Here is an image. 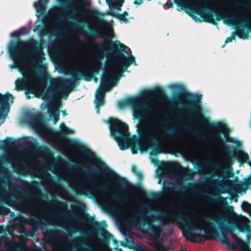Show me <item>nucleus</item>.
I'll return each mask as SVG.
<instances>
[{
	"label": "nucleus",
	"instance_id": "obj_56",
	"mask_svg": "<svg viewBox=\"0 0 251 251\" xmlns=\"http://www.w3.org/2000/svg\"><path fill=\"white\" fill-rule=\"evenodd\" d=\"M100 48H99L98 49V52H100Z\"/></svg>",
	"mask_w": 251,
	"mask_h": 251
},
{
	"label": "nucleus",
	"instance_id": "obj_38",
	"mask_svg": "<svg viewBox=\"0 0 251 251\" xmlns=\"http://www.w3.org/2000/svg\"><path fill=\"white\" fill-rule=\"evenodd\" d=\"M242 209L248 213L251 217V204L247 201H244L241 205Z\"/></svg>",
	"mask_w": 251,
	"mask_h": 251
},
{
	"label": "nucleus",
	"instance_id": "obj_51",
	"mask_svg": "<svg viewBox=\"0 0 251 251\" xmlns=\"http://www.w3.org/2000/svg\"><path fill=\"white\" fill-rule=\"evenodd\" d=\"M40 28V26L39 25H36L35 28V30H38L39 29V28Z\"/></svg>",
	"mask_w": 251,
	"mask_h": 251
},
{
	"label": "nucleus",
	"instance_id": "obj_3",
	"mask_svg": "<svg viewBox=\"0 0 251 251\" xmlns=\"http://www.w3.org/2000/svg\"><path fill=\"white\" fill-rule=\"evenodd\" d=\"M118 104L121 108L129 106L132 109L133 119L149 120L141 134L148 147H165L174 143H185L187 136L185 133L173 131L172 136L168 125L151 119L156 114L157 110L153 100H146L141 97L136 96L127 98L119 102Z\"/></svg>",
	"mask_w": 251,
	"mask_h": 251
},
{
	"label": "nucleus",
	"instance_id": "obj_1",
	"mask_svg": "<svg viewBox=\"0 0 251 251\" xmlns=\"http://www.w3.org/2000/svg\"><path fill=\"white\" fill-rule=\"evenodd\" d=\"M158 208L165 214L163 224L178 222L183 235L187 239L194 241L201 236L202 230L205 234L212 232L214 224L207 220V218L218 223L223 233L229 232L234 226L240 232H247V237L250 238L251 227L248 224L249 220L246 216L237 215L233 209L220 212L211 209H202L201 211L193 209L184 214L181 206L175 201L159 202Z\"/></svg>",
	"mask_w": 251,
	"mask_h": 251
},
{
	"label": "nucleus",
	"instance_id": "obj_26",
	"mask_svg": "<svg viewBox=\"0 0 251 251\" xmlns=\"http://www.w3.org/2000/svg\"><path fill=\"white\" fill-rule=\"evenodd\" d=\"M231 237L234 240L237 245L240 248V251H251L248 248V245L244 241L238 238L234 233H232Z\"/></svg>",
	"mask_w": 251,
	"mask_h": 251
},
{
	"label": "nucleus",
	"instance_id": "obj_17",
	"mask_svg": "<svg viewBox=\"0 0 251 251\" xmlns=\"http://www.w3.org/2000/svg\"><path fill=\"white\" fill-rule=\"evenodd\" d=\"M71 161L73 162L88 167V164L92 163L94 161V154L90 151L87 149H82L79 153L71 158Z\"/></svg>",
	"mask_w": 251,
	"mask_h": 251
},
{
	"label": "nucleus",
	"instance_id": "obj_21",
	"mask_svg": "<svg viewBox=\"0 0 251 251\" xmlns=\"http://www.w3.org/2000/svg\"><path fill=\"white\" fill-rule=\"evenodd\" d=\"M61 105V100H58L56 101L55 105L50 107L48 108V112L50 115V118H53L54 124H56L59 121L60 111L59 108Z\"/></svg>",
	"mask_w": 251,
	"mask_h": 251
},
{
	"label": "nucleus",
	"instance_id": "obj_54",
	"mask_svg": "<svg viewBox=\"0 0 251 251\" xmlns=\"http://www.w3.org/2000/svg\"><path fill=\"white\" fill-rule=\"evenodd\" d=\"M248 163L249 164V165L250 166H251V161H248Z\"/></svg>",
	"mask_w": 251,
	"mask_h": 251
},
{
	"label": "nucleus",
	"instance_id": "obj_47",
	"mask_svg": "<svg viewBox=\"0 0 251 251\" xmlns=\"http://www.w3.org/2000/svg\"><path fill=\"white\" fill-rule=\"evenodd\" d=\"M143 0H135L134 3L136 4L140 5L142 2Z\"/></svg>",
	"mask_w": 251,
	"mask_h": 251
},
{
	"label": "nucleus",
	"instance_id": "obj_14",
	"mask_svg": "<svg viewBox=\"0 0 251 251\" xmlns=\"http://www.w3.org/2000/svg\"><path fill=\"white\" fill-rule=\"evenodd\" d=\"M47 241L55 251H68L70 245L66 238L61 237L56 230H51L45 235Z\"/></svg>",
	"mask_w": 251,
	"mask_h": 251
},
{
	"label": "nucleus",
	"instance_id": "obj_9",
	"mask_svg": "<svg viewBox=\"0 0 251 251\" xmlns=\"http://www.w3.org/2000/svg\"><path fill=\"white\" fill-rule=\"evenodd\" d=\"M131 64L136 65L134 56L130 54L128 58L126 59L125 55H123L109 60L104 72L116 81L118 77H121L125 69L126 70Z\"/></svg>",
	"mask_w": 251,
	"mask_h": 251
},
{
	"label": "nucleus",
	"instance_id": "obj_30",
	"mask_svg": "<svg viewBox=\"0 0 251 251\" xmlns=\"http://www.w3.org/2000/svg\"><path fill=\"white\" fill-rule=\"evenodd\" d=\"M234 156L240 162H246L249 159L248 155L241 151H236L234 153Z\"/></svg>",
	"mask_w": 251,
	"mask_h": 251
},
{
	"label": "nucleus",
	"instance_id": "obj_23",
	"mask_svg": "<svg viewBox=\"0 0 251 251\" xmlns=\"http://www.w3.org/2000/svg\"><path fill=\"white\" fill-rule=\"evenodd\" d=\"M12 238V240L5 244L6 251H22L23 248L21 244L16 241L15 237Z\"/></svg>",
	"mask_w": 251,
	"mask_h": 251
},
{
	"label": "nucleus",
	"instance_id": "obj_48",
	"mask_svg": "<svg viewBox=\"0 0 251 251\" xmlns=\"http://www.w3.org/2000/svg\"><path fill=\"white\" fill-rule=\"evenodd\" d=\"M172 125L174 126H177L178 125V123L176 120H174L172 123Z\"/></svg>",
	"mask_w": 251,
	"mask_h": 251
},
{
	"label": "nucleus",
	"instance_id": "obj_43",
	"mask_svg": "<svg viewBox=\"0 0 251 251\" xmlns=\"http://www.w3.org/2000/svg\"><path fill=\"white\" fill-rule=\"evenodd\" d=\"M132 170L133 173H134L136 175L140 177L141 176V173L139 172H137V168L136 166L133 165L132 167Z\"/></svg>",
	"mask_w": 251,
	"mask_h": 251
},
{
	"label": "nucleus",
	"instance_id": "obj_19",
	"mask_svg": "<svg viewBox=\"0 0 251 251\" xmlns=\"http://www.w3.org/2000/svg\"><path fill=\"white\" fill-rule=\"evenodd\" d=\"M89 11L84 7L77 6L72 11V18L78 22H82L87 18Z\"/></svg>",
	"mask_w": 251,
	"mask_h": 251
},
{
	"label": "nucleus",
	"instance_id": "obj_16",
	"mask_svg": "<svg viewBox=\"0 0 251 251\" xmlns=\"http://www.w3.org/2000/svg\"><path fill=\"white\" fill-rule=\"evenodd\" d=\"M212 128L214 132L210 134L209 141H208V139L206 137L203 138V140L208 141L210 144L214 146H218L222 139L220 133H223L226 136L229 131L228 128L225 123L220 122L214 124L212 126Z\"/></svg>",
	"mask_w": 251,
	"mask_h": 251
},
{
	"label": "nucleus",
	"instance_id": "obj_18",
	"mask_svg": "<svg viewBox=\"0 0 251 251\" xmlns=\"http://www.w3.org/2000/svg\"><path fill=\"white\" fill-rule=\"evenodd\" d=\"M38 159L33 156L31 152H26L17 158V165L20 169L25 165L26 167H36Z\"/></svg>",
	"mask_w": 251,
	"mask_h": 251
},
{
	"label": "nucleus",
	"instance_id": "obj_58",
	"mask_svg": "<svg viewBox=\"0 0 251 251\" xmlns=\"http://www.w3.org/2000/svg\"><path fill=\"white\" fill-rule=\"evenodd\" d=\"M182 104H186V102H185V101H183V102H182Z\"/></svg>",
	"mask_w": 251,
	"mask_h": 251
},
{
	"label": "nucleus",
	"instance_id": "obj_35",
	"mask_svg": "<svg viewBox=\"0 0 251 251\" xmlns=\"http://www.w3.org/2000/svg\"><path fill=\"white\" fill-rule=\"evenodd\" d=\"M59 11L56 8H52L49 10V15L51 21H54L57 20Z\"/></svg>",
	"mask_w": 251,
	"mask_h": 251
},
{
	"label": "nucleus",
	"instance_id": "obj_37",
	"mask_svg": "<svg viewBox=\"0 0 251 251\" xmlns=\"http://www.w3.org/2000/svg\"><path fill=\"white\" fill-rule=\"evenodd\" d=\"M60 132L63 134H68L74 132V130L66 126L64 123H62L60 126Z\"/></svg>",
	"mask_w": 251,
	"mask_h": 251
},
{
	"label": "nucleus",
	"instance_id": "obj_2",
	"mask_svg": "<svg viewBox=\"0 0 251 251\" xmlns=\"http://www.w3.org/2000/svg\"><path fill=\"white\" fill-rule=\"evenodd\" d=\"M37 45L38 42L32 39L27 42H10L8 52L15 64L9 65V67L11 69L18 68L23 75V79H18L15 82L16 90L25 89L41 96L45 86L42 83L39 70L44 54L40 49L33 50Z\"/></svg>",
	"mask_w": 251,
	"mask_h": 251
},
{
	"label": "nucleus",
	"instance_id": "obj_10",
	"mask_svg": "<svg viewBox=\"0 0 251 251\" xmlns=\"http://www.w3.org/2000/svg\"><path fill=\"white\" fill-rule=\"evenodd\" d=\"M148 208L138 202H126L123 203V212L126 220L132 222L143 220L149 222V218L146 216Z\"/></svg>",
	"mask_w": 251,
	"mask_h": 251
},
{
	"label": "nucleus",
	"instance_id": "obj_8",
	"mask_svg": "<svg viewBox=\"0 0 251 251\" xmlns=\"http://www.w3.org/2000/svg\"><path fill=\"white\" fill-rule=\"evenodd\" d=\"M109 123L111 135L117 142L120 149L121 150L127 149L129 144L127 125L115 118H111Z\"/></svg>",
	"mask_w": 251,
	"mask_h": 251
},
{
	"label": "nucleus",
	"instance_id": "obj_15",
	"mask_svg": "<svg viewBox=\"0 0 251 251\" xmlns=\"http://www.w3.org/2000/svg\"><path fill=\"white\" fill-rule=\"evenodd\" d=\"M148 232L152 238L151 244L157 251H169L172 248L171 243L166 245L165 241L160 237L162 233L160 227L151 226L149 227Z\"/></svg>",
	"mask_w": 251,
	"mask_h": 251
},
{
	"label": "nucleus",
	"instance_id": "obj_39",
	"mask_svg": "<svg viewBox=\"0 0 251 251\" xmlns=\"http://www.w3.org/2000/svg\"><path fill=\"white\" fill-rule=\"evenodd\" d=\"M71 207L73 213L75 216H77L78 213L81 210V206L78 204H72Z\"/></svg>",
	"mask_w": 251,
	"mask_h": 251
},
{
	"label": "nucleus",
	"instance_id": "obj_61",
	"mask_svg": "<svg viewBox=\"0 0 251 251\" xmlns=\"http://www.w3.org/2000/svg\"><path fill=\"white\" fill-rule=\"evenodd\" d=\"M158 183H161V180H159Z\"/></svg>",
	"mask_w": 251,
	"mask_h": 251
},
{
	"label": "nucleus",
	"instance_id": "obj_50",
	"mask_svg": "<svg viewBox=\"0 0 251 251\" xmlns=\"http://www.w3.org/2000/svg\"><path fill=\"white\" fill-rule=\"evenodd\" d=\"M192 17H193V19H194L196 21H200V19H199L198 18H197V17H196V16H193Z\"/></svg>",
	"mask_w": 251,
	"mask_h": 251
},
{
	"label": "nucleus",
	"instance_id": "obj_55",
	"mask_svg": "<svg viewBox=\"0 0 251 251\" xmlns=\"http://www.w3.org/2000/svg\"><path fill=\"white\" fill-rule=\"evenodd\" d=\"M63 162L64 164H68V162L64 160Z\"/></svg>",
	"mask_w": 251,
	"mask_h": 251
},
{
	"label": "nucleus",
	"instance_id": "obj_32",
	"mask_svg": "<svg viewBox=\"0 0 251 251\" xmlns=\"http://www.w3.org/2000/svg\"><path fill=\"white\" fill-rule=\"evenodd\" d=\"M61 142L63 150L66 155L70 156L71 154V149L69 145V141L67 139H61Z\"/></svg>",
	"mask_w": 251,
	"mask_h": 251
},
{
	"label": "nucleus",
	"instance_id": "obj_29",
	"mask_svg": "<svg viewBox=\"0 0 251 251\" xmlns=\"http://www.w3.org/2000/svg\"><path fill=\"white\" fill-rule=\"evenodd\" d=\"M174 167V163H163L160 166V169L164 172H172Z\"/></svg>",
	"mask_w": 251,
	"mask_h": 251
},
{
	"label": "nucleus",
	"instance_id": "obj_24",
	"mask_svg": "<svg viewBox=\"0 0 251 251\" xmlns=\"http://www.w3.org/2000/svg\"><path fill=\"white\" fill-rule=\"evenodd\" d=\"M113 21H110L104 20L103 19H98L97 24L101 30L107 33H110L111 30V26Z\"/></svg>",
	"mask_w": 251,
	"mask_h": 251
},
{
	"label": "nucleus",
	"instance_id": "obj_49",
	"mask_svg": "<svg viewBox=\"0 0 251 251\" xmlns=\"http://www.w3.org/2000/svg\"><path fill=\"white\" fill-rule=\"evenodd\" d=\"M197 100H201V95H196L194 96Z\"/></svg>",
	"mask_w": 251,
	"mask_h": 251
},
{
	"label": "nucleus",
	"instance_id": "obj_44",
	"mask_svg": "<svg viewBox=\"0 0 251 251\" xmlns=\"http://www.w3.org/2000/svg\"><path fill=\"white\" fill-rule=\"evenodd\" d=\"M145 202L146 203H147L148 205H149V206L150 207V209H154L153 205H152L153 204V202L152 201H149L148 199H146L145 200Z\"/></svg>",
	"mask_w": 251,
	"mask_h": 251
},
{
	"label": "nucleus",
	"instance_id": "obj_53",
	"mask_svg": "<svg viewBox=\"0 0 251 251\" xmlns=\"http://www.w3.org/2000/svg\"><path fill=\"white\" fill-rule=\"evenodd\" d=\"M62 114H63L64 116H65L67 115V113H66L65 111H62Z\"/></svg>",
	"mask_w": 251,
	"mask_h": 251
},
{
	"label": "nucleus",
	"instance_id": "obj_63",
	"mask_svg": "<svg viewBox=\"0 0 251 251\" xmlns=\"http://www.w3.org/2000/svg\"><path fill=\"white\" fill-rule=\"evenodd\" d=\"M29 251H32L31 249H28Z\"/></svg>",
	"mask_w": 251,
	"mask_h": 251
},
{
	"label": "nucleus",
	"instance_id": "obj_6",
	"mask_svg": "<svg viewBox=\"0 0 251 251\" xmlns=\"http://www.w3.org/2000/svg\"><path fill=\"white\" fill-rule=\"evenodd\" d=\"M31 214L46 224L53 226H64L66 223L63 217L50 204L40 200L33 202Z\"/></svg>",
	"mask_w": 251,
	"mask_h": 251
},
{
	"label": "nucleus",
	"instance_id": "obj_28",
	"mask_svg": "<svg viewBox=\"0 0 251 251\" xmlns=\"http://www.w3.org/2000/svg\"><path fill=\"white\" fill-rule=\"evenodd\" d=\"M58 195L62 199L70 201H73L71 194L64 188H60L58 190Z\"/></svg>",
	"mask_w": 251,
	"mask_h": 251
},
{
	"label": "nucleus",
	"instance_id": "obj_27",
	"mask_svg": "<svg viewBox=\"0 0 251 251\" xmlns=\"http://www.w3.org/2000/svg\"><path fill=\"white\" fill-rule=\"evenodd\" d=\"M236 34H237L240 38L245 39H248L249 37L248 33L245 32L242 30L238 29L236 31V33H232L229 37L226 39L225 44L231 42L233 40L235 39Z\"/></svg>",
	"mask_w": 251,
	"mask_h": 251
},
{
	"label": "nucleus",
	"instance_id": "obj_7",
	"mask_svg": "<svg viewBox=\"0 0 251 251\" xmlns=\"http://www.w3.org/2000/svg\"><path fill=\"white\" fill-rule=\"evenodd\" d=\"M76 78L65 79L60 77L52 78L50 80V85L43 96V99L48 100L53 96L60 99L65 95L66 99L68 95L72 91Z\"/></svg>",
	"mask_w": 251,
	"mask_h": 251
},
{
	"label": "nucleus",
	"instance_id": "obj_52",
	"mask_svg": "<svg viewBox=\"0 0 251 251\" xmlns=\"http://www.w3.org/2000/svg\"><path fill=\"white\" fill-rule=\"evenodd\" d=\"M237 146H239L240 145V142L239 141H236L235 142Z\"/></svg>",
	"mask_w": 251,
	"mask_h": 251
},
{
	"label": "nucleus",
	"instance_id": "obj_42",
	"mask_svg": "<svg viewBox=\"0 0 251 251\" xmlns=\"http://www.w3.org/2000/svg\"><path fill=\"white\" fill-rule=\"evenodd\" d=\"M169 87L172 90L176 91L179 89L181 87V85L177 84H173L169 85Z\"/></svg>",
	"mask_w": 251,
	"mask_h": 251
},
{
	"label": "nucleus",
	"instance_id": "obj_59",
	"mask_svg": "<svg viewBox=\"0 0 251 251\" xmlns=\"http://www.w3.org/2000/svg\"><path fill=\"white\" fill-rule=\"evenodd\" d=\"M18 238H19V240L20 241H21V240H22L20 237H18Z\"/></svg>",
	"mask_w": 251,
	"mask_h": 251
},
{
	"label": "nucleus",
	"instance_id": "obj_25",
	"mask_svg": "<svg viewBox=\"0 0 251 251\" xmlns=\"http://www.w3.org/2000/svg\"><path fill=\"white\" fill-rule=\"evenodd\" d=\"M49 2V0H39L34 3V8L36 10L37 12L38 13V17H39L40 15L45 12Z\"/></svg>",
	"mask_w": 251,
	"mask_h": 251
},
{
	"label": "nucleus",
	"instance_id": "obj_34",
	"mask_svg": "<svg viewBox=\"0 0 251 251\" xmlns=\"http://www.w3.org/2000/svg\"><path fill=\"white\" fill-rule=\"evenodd\" d=\"M220 242L223 244L225 245L226 247H229L231 249H234V246L230 243L229 240L225 236H222L219 238Z\"/></svg>",
	"mask_w": 251,
	"mask_h": 251
},
{
	"label": "nucleus",
	"instance_id": "obj_46",
	"mask_svg": "<svg viewBox=\"0 0 251 251\" xmlns=\"http://www.w3.org/2000/svg\"><path fill=\"white\" fill-rule=\"evenodd\" d=\"M47 26H45V27H44V28H45V30H46V31L44 32L42 31H41L40 33H39V35L40 37H42L45 34H46V33H47L48 32V29H46L47 28Z\"/></svg>",
	"mask_w": 251,
	"mask_h": 251
},
{
	"label": "nucleus",
	"instance_id": "obj_60",
	"mask_svg": "<svg viewBox=\"0 0 251 251\" xmlns=\"http://www.w3.org/2000/svg\"><path fill=\"white\" fill-rule=\"evenodd\" d=\"M106 233H107V232H105V231H103V234H106Z\"/></svg>",
	"mask_w": 251,
	"mask_h": 251
},
{
	"label": "nucleus",
	"instance_id": "obj_36",
	"mask_svg": "<svg viewBox=\"0 0 251 251\" xmlns=\"http://www.w3.org/2000/svg\"><path fill=\"white\" fill-rule=\"evenodd\" d=\"M106 174L108 176L109 178L112 180H116L118 177L119 176L113 171L109 169V168H105Z\"/></svg>",
	"mask_w": 251,
	"mask_h": 251
},
{
	"label": "nucleus",
	"instance_id": "obj_20",
	"mask_svg": "<svg viewBox=\"0 0 251 251\" xmlns=\"http://www.w3.org/2000/svg\"><path fill=\"white\" fill-rule=\"evenodd\" d=\"M82 238L81 237H77L75 239V241L76 242H81L82 240ZM85 242V245L88 246L89 247L92 248V251L89 250L88 249H80L78 250L77 251H103V247L102 245L100 244L99 241H95L93 245H90L87 242V241L86 239H83Z\"/></svg>",
	"mask_w": 251,
	"mask_h": 251
},
{
	"label": "nucleus",
	"instance_id": "obj_5",
	"mask_svg": "<svg viewBox=\"0 0 251 251\" xmlns=\"http://www.w3.org/2000/svg\"><path fill=\"white\" fill-rule=\"evenodd\" d=\"M102 58V52L88 54L76 53L67 57L65 63L69 69L85 75L92 72H97L101 66Z\"/></svg>",
	"mask_w": 251,
	"mask_h": 251
},
{
	"label": "nucleus",
	"instance_id": "obj_41",
	"mask_svg": "<svg viewBox=\"0 0 251 251\" xmlns=\"http://www.w3.org/2000/svg\"><path fill=\"white\" fill-rule=\"evenodd\" d=\"M56 205L57 206L60 207L63 210H66L67 209V205L65 202L57 201Z\"/></svg>",
	"mask_w": 251,
	"mask_h": 251
},
{
	"label": "nucleus",
	"instance_id": "obj_13",
	"mask_svg": "<svg viewBox=\"0 0 251 251\" xmlns=\"http://www.w3.org/2000/svg\"><path fill=\"white\" fill-rule=\"evenodd\" d=\"M124 3V0H106V3L108 5L109 11L100 12L97 10H94L90 11V13L93 15L104 16L106 14H110L120 21L125 23L128 22V19L126 16L128 15L126 12H124L123 14H119V12L121 10V7Z\"/></svg>",
	"mask_w": 251,
	"mask_h": 251
},
{
	"label": "nucleus",
	"instance_id": "obj_11",
	"mask_svg": "<svg viewBox=\"0 0 251 251\" xmlns=\"http://www.w3.org/2000/svg\"><path fill=\"white\" fill-rule=\"evenodd\" d=\"M27 121L31 128L44 140L49 142L52 140L53 134L45 124L41 115L28 114Z\"/></svg>",
	"mask_w": 251,
	"mask_h": 251
},
{
	"label": "nucleus",
	"instance_id": "obj_33",
	"mask_svg": "<svg viewBox=\"0 0 251 251\" xmlns=\"http://www.w3.org/2000/svg\"><path fill=\"white\" fill-rule=\"evenodd\" d=\"M114 46L117 48H120L122 50L126 53L127 55H130L131 54V50L130 49L125 46L124 44H121L119 42H116L115 43Z\"/></svg>",
	"mask_w": 251,
	"mask_h": 251
},
{
	"label": "nucleus",
	"instance_id": "obj_57",
	"mask_svg": "<svg viewBox=\"0 0 251 251\" xmlns=\"http://www.w3.org/2000/svg\"><path fill=\"white\" fill-rule=\"evenodd\" d=\"M4 238L3 237H1L0 239H1V240H3Z\"/></svg>",
	"mask_w": 251,
	"mask_h": 251
},
{
	"label": "nucleus",
	"instance_id": "obj_64",
	"mask_svg": "<svg viewBox=\"0 0 251 251\" xmlns=\"http://www.w3.org/2000/svg\"><path fill=\"white\" fill-rule=\"evenodd\" d=\"M12 166H13V167H15V166H14V164H12Z\"/></svg>",
	"mask_w": 251,
	"mask_h": 251
},
{
	"label": "nucleus",
	"instance_id": "obj_31",
	"mask_svg": "<svg viewBox=\"0 0 251 251\" xmlns=\"http://www.w3.org/2000/svg\"><path fill=\"white\" fill-rule=\"evenodd\" d=\"M27 33V29L25 27H22L17 30H15L10 33L11 37H19V36L26 34Z\"/></svg>",
	"mask_w": 251,
	"mask_h": 251
},
{
	"label": "nucleus",
	"instance_id": "obj_62",
	"mask_svg": "<svg viewBox=\"0 0 251 251\" xmlns=\"http://www.w3.org/2000/svg\"><path fill=\"white\" fill-rule=\"evenodd\" d=\"M180 251H185L183 249H182Z\"/></svg>",
	"mask_w": 251,
	"mask_h": 251
},
{
	"label": "nucleus",
	"instance_id": "obj_40",
	"mask_svg": "<svg viewBox=\"0 0 251 251\" xmlns=\"http://www.w3.org/2000/svg\"><path fill=\"white\" fill-rule=\"evenodd\" d=\"M25 223L29 224L37 228L40 227L39 221L34 219H30L28 220H26L25 222Z\"/></svg>",
	"mask_w": 251,
	"mask_h": 251
},
{
	"label": "nucleus",
	"instance_id": "obj_22",
	"mask_svg": "<svg viewBox=\"0 0 251 251\" xmlns=\"http://www.w3.org/2000/svg\"><path fill=\"white\" fill-rule=\"evenodd\" d=\"M0 201L2 203H5L9 205L13 203L10 194L6 191V186L5 184H0Z\"/></svg>",
	"mask_w": 251,
	"mask_h": 251
},
{
	"label": "nucleus",
	"instance_id": "obj_4",
	"mask_svg": "<svg viewBox=\"0 0 251 251\" xmlns=\"http://www.w3.org/2000/svg\"><path fill=\"white\" fill-rule=\"evenodd\" d=\"M49 169L66 181L69 186L77 194L94 196L97 197L101 203L108 207H117V203L115 199L108 191H104L99 194L97 193L95 186L89 179L82 175L88 174V173L81 168L75 169L81 175L71 176H69L66 171H61L58 168H50Z\"/></svg>",
	"mask_w": 251,
	"mask_h": 251
},
{
	"label": "nucleus",
	"instance_id": "obj_45",
	"mask_svg": "<svg viewBox=\"0 0 251 251\" xmlns=\"http://www.w3.org/2000/svg\"><path fill=\"white\" fill-rule=\"evenodd\" d=\"M198 117L200 118V119L201 120V121L203 124H205V125H207L208 124V120L206 119V118H205L201 115H199Z\"/></svg>",
	"mask_w": 251,
	"mask_h": 251
},
{
	"label": "nucleus",
	"instance_id": "obj_12",
	"mask_svg": "<svg viewBox=\"0 0 251 251\" xmlns=\"http://www.w3.org/2000/svg\"><path fill=\"white\" fill-rule=\"evenodd\" d=\"M116 80L110 76L107 73L104 72V75L101 77L100 84L95 94V102L97 112L99 113V107L103 105L104 96L105 91H110L111 88L115 86Z\"/></svg>",
	"mask_w": 251,
	"mask_h": 251
}]
</instances>
